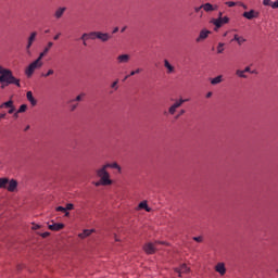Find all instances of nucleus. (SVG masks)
I'll return each instance as SVG.
<instances>
[{
	"label": "nucleus",
	"mask_w": 278,
	"mask_h": 278,
	"mask_svg": "<svg viewBox=\"0 0 278 278\" xmlns=\"http://www.w3.org/2000/svg\"><path fill=\"white\" fill-rule=\"evenodd\" d=\"M222 81H223V76H216L215 78L211 79L212 85H217V84H220Z\"/></svg>",
	"instance_id": "28"
},
{
	"label": "nucleus",
	"mask_w": 278,
	"mask_h": 278,
	"mask_svg": "<svg viewBox=\"0 0 278 278\" xmlns=\"http://www.w3.org/2000/svg\"><path fill=\"white\" fill-rule=\"evenodd\" d=\"M143 251L146 254L152 255V254H155V252L157 251V248L155 247V243L147 242L143 244Z\"/></svg>",
	"instance_id": "8"
},
{
	"label": "nucleus",
	"mask_w": 278,
	"mask_h": 278,
	"mask_svg": "<svg viewBox=\"0 0 278 278\" xmlns=\"http://www.w3.org/2000/svg\"><path fill=\"white\" fill-rule=\"evenodd\" d=\"M202 10L205 13L211 14L212 12H216L218 10V4H213L211 2L202 3Z\"/></svg>",
	"instance_id": "9"
},
{
	"label": "nucleus",
	"mask_w": 278,
	"mask_h": 278,
	"mask_svg": "<svg viewBox=\"0 0 278 278\" xmlns=\"http://www.w3.org/2000/svg\"><path fill=\"white\" fill-rule=\"evenodd\" d=\"M192 239H193V241H195L198 243H202L203 242V237L202 236L193 237Z\"/></svg>",
	"instance_id": "36"
},
{
	"label": "nucleus",
	"mask_w": 278,
	"mask_h": 278,
	"mask_svg": "<svg viewBox=\"0 0 278 278\" xmlns=\"http://www.w3.org/2000/svg\"><path fill=\"white\" fill-rule=\"evenodd\" d=\"M239 38H240V36H239V35H235V37H233L232 41H233V40H236V41L238 42Z\"/></svg>",
	"instance_id": "57"
},
{
	"label": "nucleus",
	"mask_w": 278,
	"mask_h": 278,
	"mask_svg": "<svg viewBox=\"0 0 278 278\" xmlns=\"http://www.w3.org/2000/svg\"><path fill=\"white\" fill-rule=\"evenodd\" d=\"M130 61H131V55H130V54H127V53L119 54V55H117V58H116V63H117L118 65H126V64H128Z\"/></svg>",
	"instance_id": "7"
},
{
	"label": "nucleus",
	"mask_w": 278,
	"mask_h": 278,
	"mask_svg": "<svg viewBox=\"0 0 278 278\" xmlns=\"http://www.w3.org/2000/svg\"><path fill=\"white\" fill-rule=\"evenodd\" d=\"M111 38H112L111 35H109V34H106V33L98 31V38H97V39H100L102 42H106V41H109Z\"/></svg>",
	"instance_id": "21"
},
{
	"label": "nucleus",
	"mask_w": 278,
	"mask_h": 278,
	"mask_svg": "<svg viewBox=\"0 0 278 278\" xmlns=\"http://www.w3.org/2000/svg\"><path fill=\"white\" fill-rule=\"evenodd\" d=\"M42 63V58L38 56L35 61H33L26 68H25V75L28 77H31L37 70H40Z\"/></svg>",
	"instance_id": "2"
},
{
	"label": "nucleus",
	"mask_w": 278,
	"mask_h": 278,
	"mask_svg": "<svg viewBox=\"0 0 278 278\" xmlns=\"http://www.w3.org/2000/svg\"><path fill=\"white\" fill-rule=\"evenodd\" d=\"M56 211L58 212H66V207H63V206H59V207H56Z\"/></svg>",
	"instance_id": "49"
},
{
	"label": "nucleus",
	"mask_w": 278,
	"mask_h": 278,
	"mask_svg": "<svg viewBox=\"0 0 278 278\" xmlns=\"http://www.w3.org/2000/svg\"><path fill=\"white\" fill-rule=\"evenodd\" d=\"M215 271L218 273L220 276H224L227 273L226 266L224 263H217L215 265Z\"/></svg>",
	"instance_id": "14"
},
{
	"label": "nucleus",
	"mask_w": 278,
	"mask_h": 278,
	"mask_svg": "<svg viewBox=\"0 0 278 278\" xmlns=\"http://www.w3.org/2000/svg\"><path fill=\"white\" fill-rule=\"evenodd\" d=\"M175 271L179 274V277H181L182 274L189 273L190 268L186 264H182L180 267L175 268Z\"/></svg>",
	"instance_id": "18"
},
{
	"label": "nucleus",
	"mask_w": 278,
	"mask_h": 278,
	"mask_svg": "<svg viewBox=\"0 0 278 278\" xmlns=\"http://www.w3.org/2000/svg\"><path fill=\"white\" fill-rule=\"evenodd\" d=\"M8 86H10L8 83H1V89H5Z\"/></svg>",
	"instance_id": "53"
},
{
	"label": "nucleus",
	"mask_w": 278,
	"mask_h": 278,
	"mask_svg": "<svg viewBox=\"0 0 278 278\" xmlns=\"http://www.w3.org/2000/svg\"><path fill=\"white\" fill-rule=\"evenodd\" d=\"M245 41L247 39H244L243 37H239L237 42L239 43V47H241V45H243Z\"/></svg>",
	"instance_id": "41"
},
{
	"label": "nucleus",
	"mask_w": 278,
	"mask_h": 278,
	"mask_svg": "<svg viewBox=\"0 0 278 278\" xmlns=\"http://www.w3.org/2000/svg\"><path fill=\"white\" fill-rule=\"evenodd\" d=\"M96 229H85L83 232L78 235V238L86 239L91 236V233H94Z\"/></svg>",
	"instance_id": "20"
},
{
	"label": "nucleus",
	"mask_w": 278,
	"mask_h": 278,
	"mask_svg": "<svg viewBox=\"0 0 278 278\" xmlns=\"http://www.w3.org/2000/svg\"><path fill=\"white\" fill-rule=\"evenodd\" d=\"M187 101H189V99L177 100L173 105L169 106V109H168L169 115L174 116L176 114V111L178 110V108H181V105H184V103Z\"/></svg>",
	"instance_id": "6"
},
{
	"label": "nucleus",
	"mask_w": 278,
	"mask_h": 278,
	"mask_svg": "<svg viewBox=\"0 0 278 278\" xmlns=\"http://www.w3.org/2000/svg\"><path fill=\"white\" fill-rule=\"evenodd\" d=\"M270 8L278 9V0H276L275 2H271Z\"/></svg>",
	"instance_id": "45"
},
{
	"label": "nucleus",
	"mask_w": 278,
	"mask_h": 278,
	"mask_svg": "<svg viewBox=\"0 0 278 278\" xmlns=\"http://www.w3.org/2000/svg\"><path fill=\"white\" fill-rule=\"evenodd\" d=\"M212 34L211 30L207 29H202L199 34V36L195 38V42H202L205 39H207L210 37V35Z\"/></svg>",
	"instance_id": "12"
},
{
	"label": "nucleus",
	"mask_w": 278,
	"mask_h": 278,
	"mask_svg": "<svg viewBox=\"0 0 278 278\" xmlns=\"http://www.w3.org/2000/svg\"><path fill=\"white\" fill-rule=\"evenodd\" d=\"M211 23L216 28H220L224 24H228L229 23V17H227V16H225V17H217V20H211Z\"/></svg>",
	"instance_id": "11"
},
{
	"label": "nucleus",
	"mask_w": 278,
	"mask_h": 278,
	"mask_svg": "<svg viewBox=\"0 0 278 278\" xmlns=\"http://www.w3.org/2000/svg\"><path fill=\"white\" fill-rule=\"evenodd\" d=\"M104 166L106 169L112 168L117 169L119 173L122 172V168L117 163H106Z\"/></svg>",
	"instance_id": "25"
},
{
	"label": "nucleus",
	"mask_w": 278,
	"mask_h": 278,
	"mask_svg": "<svg viewBox=\"0 0 278 278\" xmlns=\"http://www.w3.org/2000/svg\"><path fill=\"white\" fill-rule=\"evenodd\" d=\"M37 36H38V33L37 31H33L30 33L29 37L27 38V43H26V47H25V51L28 55H31V47L34 45V42L36 41L37 39Z\"/></svg>",
	"instance_id": "5"
},
{
	"label": "nucleus",
	"mask_w": 278,
	"mask_h": 278,
	"mask_svg": "<svg viewBox=\"0 0 278 278\" xmlns=\"http://www.w3.org/2000/svg\"><path fill=\"white\" fill-rule=\"evenodd\" d=\"M212 97V92L206 93V98H211Z\"/></svg>",
	"instance_id": "62"
},
{
	"label": "nucleus",
	"mask_w": 278,
	"mask_h": 278,
	"mask_svg": "<svg viewBox=\"0 0 278 278\" xmlns=\"http://www.w3.org/2000/svg\"><path fill=\"white\" fill-rule=\"evenodd\" d=\"M263 4L265 7H270V5H273V2L270 0H263Z\"/></svg>",
	"instance_id": "42"
},
{
	"label": "nucleus",
	"mask_w": 278,
	"mask_h": 278,
	"mask_svg": "<svg viewBox=\"0 0 278 278\" xmlns=\"http://www.w3.org/2000/svg\"><path fill=\"white\" fill-rule=\"evenodd\" d=\"M8 182H9V178L8 177L0 178V189H2V188L5 189Z\"/></svg>",
	"instance_id": "27"
},
{
	"label": "nucleus",
	"mask_w": 278,
	"mask_h": 278,
	"mask_svg": "<svg viewBox=\"0 0 278 278\" xmlns=\"http://www.w3.org/2000/svg\"><path fill=\"white\" fill-rule=\"evenodd\" d=\"M243 71H244V73H251V67H250V66H245V67L243 68Z\"/></svg>",
	"instance_id": "54"
},
{
	"label": "nucleus",
	"mask_w": 278,
	"mask_h": 278,
	"mask_svg": "<svg viewBox=\"0 0 278 278\" xmlns=\"http://www.w3.org/2000/svg\"><path fill=\"white\" fill-rule=\"evenodd\" d=\"M237 76L241 77V78H248L247 75H244V70H237L236 72Z\"/></svg>",
	"instance_id": "33"
},
{
	"label": "nucleus",
	"mask_w": 278,
	"mask_h": 278,
	"mask_svg": "<svg viewBox=\"0 0 278 278\" xmlns=\"http://www.w3.org/2000/svg\"><path fill=\"white\" fill-rule=\"evenodd\" d=\"M96 174L103 182V187L111 186L113 184V180L110 178V174L104 165L101 168L97 169Z\"/></svg>",
	"instance_id": "4"
},
{
	"label": "nucleus",
	"mask_w": 278,
	"mask_h": 278,
	"mask_svg": "<svg viewBox=\"0 0 278 278\" xmlns=\"http://www.w3.org/2000/svg\"><path fill=\"white\" fill-rule=\"evenodd\" d=\"M9 68H4L3 66L0 65V75H4L5 72H8Z\"/></svg>",
	"instance_id": "46"
},
{
	"label": "nucleus",
	"mask_w": 278,
	"mask_h": 278,
	"mask_svg": "<svg viewBox=\"0 0 278 278\" xmlns=\"http://www.w3.org/2000/svg\"><path fill=\"white\" fill-rule=\"evenodd\" d=\"M65 208H66V211H72V210H74V204L70 203L66 205Z\"/></svg>",
	"instance_id": "47"
},
{
	"label": "nucleus",
	"mask_w": 278,
	"mask_h": 278,
	"mask_svg": "<svg viewBox=\"0 0 278 278\" xmlns=\"http://www.w3.org/2000/svg\"><path fill=\"white\" fill-rule=\"evenodd\" d=\"M60 36H61V33H59L58 35H55V36L53 37V39H54V40H58V39L60 38Z\"/></svg>",
	"instance_id": "58"
},
{
	"label": "nucleus",
	"mask_w": 278,
	"mask_h": 278,
	"mask_svg": "<svg viewBox=\"0 0 278 278\" xmlns=\"http://www.w3.org/2000/svg\"><path fill=\"white\" fill-rule=\"evenodd\" d=\"M226 5L229 7V8H233V7L237 5V2H235V1H227Z\"/></svg>",
	"instance_id": "38"
},
{
	"label": "nucleus",
	"mask_w": 278,
	"mask_h": 278,
	"mask_svg": "<svg viewBox=\"0 0 278 278\" xmlns=\"http://www.w3.org/2000/svg\"><path fill=\"white\" fill-rule=\"evenodd\" d=\"M13 106H14V101L11 99V100H9V101L2 103V104L0 105V110H4V109L11 110V108H13Z\"/></svg>",
	"instance_id": "24"
},
{
	"label": "nucleus",
	"mask_w": 278,
	"mask_h": 278,
	"mask_svg": "<svg viewBox=\"0 0 278 278\" xmlns=\"http://www.w3.org/2000/svg\"><path fill=\"white\" fill-rule=\"evenodd\" d=\"M96 174L103 182V187L111 186L113 184V180L110 178V174L104 165L101 168L97 169Z\"/></svg>",
	"instance_id": "3"
},
{
	"label": "nucleus",
	"mask_w": 278,
	"mask_h": 278,
	"mask_svg": "<svg viewBox=\"0 0 278 278\" xmlns=\"http://www.w3.org/2000/svg\"><path fill=\"white\" fill-rule=\"evenodd\" d=\"M99 31H91L88 34V38L91 40H96L98 38Z\"/></svg>",
	"instance_id": "31"
},
{
	"label": "nucleus",
	"mask_w": 278,
	"mask_h": 278,
	"mask_svg": "<svg viewBox=\"0 0 278 278\" xmlns=\"http://www.w3.org/2000/svg\"><path fill=\"white\" fill-rule=\"evenodd\" d=\"M18 114H20L18 111L14 112V113H13V118L17 119V118H18Z\"/></svg>",
	"instance_id": "55"
},
{
	"label": "nucleus",
	"mask_w": 278,
	"mask_h": 278,
	"mask_svg": "<svg viewBox=\"0 0 278 278\" xmlns=\"http://www.w3.org/2000/svg\"><path fill=\"white\" fill-rule=\"evenodd\" d=\"M237 5H239V7H241V8H242V7H244V3H243V2H241V1H238V2H237Z\"/></svg>",
	"instance_id": "59"
},
{
	"label": "nucleus",
	"mask_w": 278,
	"mask_h": 278,
	"mask_svg": "<svg viewBox=\"0 0 278 278\" xmlns=\"http://www.w3.org/2000/svg\"><path fill=\"white\" fill-rule=\"evenodd\" d=\"M111 88L114 89V90H117V89H118V80L114 81V83L111 85Z\"/></svg>",
	"instance_id": "40"
},
{
	"label": "nucleus",
	"mask_w": 278,
	"mask_h": 278,
	"mask_svg": "<svg viewBox=\"0 0 278 278\" xmlns=\"http://www.w3.org/2000/svg\"><path fill=\"white\" fill-rule=\"evenodd\" d=\"M50 236V232L46 231L40 235L41 238H48Z\"/></svg>",
	"instance_id": "48"
},
{
	"label": "nucleus",
	"mask_w": 278,
	"mask_h": 278,
	"mask_svg": "<svg viewBox=\"0 0 278 278\" xmlns=\"http://www.w3.org/2000/svg\"><path fill=\"white\" fill-rule=\"evenodd\" d=\"M142 72V68L138 67L135 71H130V76H135L137 74H140Z\"/></svg>",
	"instance_id": "34"
},
{
	"label": "nucleus",
	"mask_w": 278,
	"mask_h": 278,
	"mask_svg": "<svg viewBox=\"0 0 278 278\" xmlns=\"http://www.w3.org/2000/svg\"><path fill=\"white\" fill-rule=\"evenodd\" d=\"M39 228H40V225H36V224H33V227H31V229L33 230H39Z\"/></svg>",
	"instance_id": "52"
},
{
	"label": "nucleus",
	"mask_w": 278,
	"mask_h": 278,
	"mask_svg": "<svg viewBox=\"0 0 278 278\" xmlns=\"http://www.w3.org/2000/svg\"><path fill=\"white\" fill-rule=\"evenodd\" d=\"M26 99L28 100V102L30 103V105L35 106L38 104L37 99L34 97L33 91H27L26 92Z\"/></svg>",
	"instance_id": "17"
},
{
	"label": "nucleus",
	"mask_w": 278,
	"mask_h": 278,
	"mask_svg": "<svg viewBox=\"0 0 278 278\" xmlns=\"http://www.w3.org/2000/svg\"><path fill=\"white\" fill-rule=\"evenodd\" d=\"M0 83H5L9 86L15 85L16 87H21L20 78H15L11 70L5 71V73L0 76Z\"/></svg>",
	"instance_id": "1"
},
{
	"label": "nucleus",
	"mask_w": 278,
	"mask_h": 278,
	"mask_svg": "<svg viewBox=\"0 0 278 278\" xmlns=\"http://www.w3.org/2000/svg\"><path fill=\"white\" fill-rule=\"evenodd\" d=\"M223 16V12H219L218 13V18H224V17H222Z\"/></svg>",
	"instance_id": "61"
},
{
	"label": "nucleus",
	"mask_w": 278,
	"mask_h": 278,
	"mask_svg": "<svg viewBox=\"0 0 278 278\" xmlns=\"http://www.w3.org/2000/svg\"><path fill=\"white\" fill-rule=\"evenodd\" d=\"M18 187V181L16 179H9V182L7 185V188L9 192H16Z\"/></svg>",
	"instance_id": "13"
},
{
	"label": "nucleus",
	"mask_w": 278,
	"mask_h": 278,
	"mask_svg": "<svg viewBox=\"0 0 278 278\" xmlns=\"http://www.w3.org/2000/svg\"><path fill=\"white\" fill-rule=\"evenodd\" d=\"M138 208H140V210H146L147 212H151V211H152V208L149 207L147 201H143V202L139 203Z\"/></svg>",
	"instance_id": "26"
},
{
	"label": "nucleus",
	"mask_w": 278,
	"mask_h": 278,
	"mask_svg": "<svg viewBox=\"0 0 278 278\" xmlns=\"http://www.w3.org/2000/svg\"><path fill=\"white\" fill-rule=\"evenodd\" d=\"M65 213V216L68 217L70 216V212H64Z\"/></svg>",
	"instance_id": "64"
},
{
	"label": "nucleus",
	"mask_w": 278,
	"mask_h": 278,
	"mask_svg": "<svg viewBox=\"0 0 278 278\" xmlns=\"http://www.w3.org/2000/svg\"><path fill=\"white\" fill-rule=\"evenodd\" d=\"M84 97H86V93H80L75 99L70 100V103L79 102L83 100Z\"/></svg>",
	"instance_id": "29"
},
{
	"label": "nucleus",
	"mask_w": 278,
	"mask_h": 278,
	"mask_svg": "<svg viewBox=\"0 0 278 278\" xmlns=\"http://www.w3.org/2000/svg\"><path fill=\"white\" fill-rule=\"evenodd\" d=\"M258 16H260V12L254 9L243 12V17L247 18L248 21H252L254 18H257Z\"/></svg>",
	"instance_id": "10"
},
{
	"label": "nucleus",
	"mask_w": 278,
	"mask_h": 278,
	"mask_svg": "<svg viewBox=\"0 0 278 278\" xmlns=\"http://www.w3.org/2000/svg\"><path fill=\"white\" fill-rule=\"evenodd\" d=\"M78 108V103L70 105V111L75 112Z\"/></svg>",
	"instance_id": "39"
},
{
	"label": "nucleus",
	"mask_w": 278,
	"mask_h": 278,
	"mask_svg": "<svg viewBox=\"0 0 278 278\" xmlns=\"http://www.w3.org/2000/svg\"><path fill=\"white\" fill-rule=\"evenodd\" d=\"M164 67L167 68V74L175 73V66H173L166 59L164 60Z\"/></svg>",
	"instance_id": "22"
},
{
	"label": "nucleus",
	"mask_w": 278,
	"mask_h": 278,
	"mask_svg": "<svg viewBox=\"0 0 278 278\" xmlns=\"http://www.w3.org/2000/svg\"><path fill=\"white\" fill-rule=\"evenodd\" d=\"M193 10H194L195 13H200L201 10H203V7L201 4L200 7H194Z\"/></svg>",
	"instance_id": "44"
},
{
	"label": "nucleus",
	"mask_w": 278,
	"mask_h": 278,
	"mask_svg": "<svg viewBox=\"0 0 278 278\" xmlns=\"http://www.w3.org/2000/svg\"><path fill=\"white\" fill-rule=\"evenodd\" d=\"M157 243L163 244V245H167V242H165V241H156L155 244H157Z\"/></svg>",
	"instance_id": "56"
},
{
	"label": "nucleus",
	"mask_w": 278,
	"mask_h": 278,
	"mask_svg": "<svg viewBox=\"0 0 278 278\" xmlns=\"http://www.w3.org/2000/svg\"><path fill=\"white\" fill-rule=\"evenodd\" d=\"M7 116L5 113H0V119H3Z\"/></svg>",
	"instance_id": "60"
},
{
	"label": "nucleus",
	"mask_w": 278,
	"mask_h": 278,
	"mask_svg": "<svg viewBox=\"0 0 278 278\" xmlns=\"http://www.w3.org/2000/svg\"><path fill=\"white\" fill-rule=\"evenodd\" d=\"M49 230L51 231H61L64 229V224H61V223H54V224H51L48 226Z\"/></svg>",
	"instance_id": "16"
},
{
	"label": "nucleus",
	"mask_w": 278,
	"mask_h": 278,
	"mask_svg": "<svg viewBox=\"0 0 278 278\" xmlns=\"http://www.w3.org/2000/svg\"><path fill=\"white\" fill-rule=\"evenodd\" d=\"M53 47V42L49 41L47 47H45L43 52L39 53V58L42 60L49 53L50 49Z\"/></svg>",
	"instance_id": "19"
},
{
	"label": "nucleus",
	"mask_w": 278,
	"mask_h": 278,
	"mask_svg": "<svg viewBox=\"0 0 278 278\" xmlns=\"http://www.w3.org/2000/svg\"><path fill=\"white\" fill-rule=\"evenodd\" d=\"M67 8L66 7H60L55 10L53 16L55 20H60L62 18V16L64 15V13L66 12Z\"/></svg>",
	"instance_id": "15"
},
{
	"label": "nucleus",
	"mask_w": 278,
	"mask_h": 278,
	"mask_svg": "<svg viewBox=\"0 0 278 278\" xmlns=\"http://www.w3.org/2000/svg\"><path fill=\"white\" fill-rule=\"evenodd\" d=\"M15 112H16L15 105L11 106V109L9 110V114L13 115Z\"/></svg>",
	"instance_id": "43"
},
{
	"label": "nucleus",
	"mask_w": 278,
	"mask_h": 278,
	"mask_svg": "<svg viewBox=\"0 0 278 278\" xmlns=\"http://www.w3.org/2000/svg\"><path fill=\"white\" fill-rule=\"evenodd\" d=\"M94 186H96V187H101V186H103L102 180L100 179V180L96 181V182H94Z\"/></svg>",
	"instance_id": "50"
},
{
	"label": "nucleus",
	"mask_w": 278,
	"mask_h": 278,
	"mask_svg": "<svg viewBox=\"0 0 278 278\" xmlns=\"http://www.w3.org/2000/svg\"><path fill=\"white\" fill-rule=\"evenodd\" d=\"M13 106H14V101L11 99V100H9V101L2 103V104L0 105V110H4V109L11 110V108H13Z\"/></svg>",
	"instance_id": "23"
},
{
	"label": "nucleus",
	"mask_w": 278,
	"mask_h": 278,
	"mask_svg": "<svg viewBox=\"0 0 278 278\" xmlns=\"http://www.w3.org/2000/svg\"><path fill=\"white\" fill-rule=\"evenodd\" d=\"M89 39H90V38H89V34H87V33L83 34L81 37H80V40L87 41V40H89Z\"/></svg>",
	"instance_id": "37"
},
{
	"label": "nucleus",
	"mask_w": 278,
	"mask_h": 278,
	"mask_svg": "<svg viewBox=\"0 0 278 278\" xmlns=\"http://www.w3.org/2000/svg\"><path fill=\"white\" fill-rule=\"evenodd\" d=\"M186 114V110H181L179 112V114L176 116V118H179L180 116L185 115Z\"/></svg>",
	"instance_id": "51"
},
{
	"label": "nucleus",
	"mask_w": 278,
	"mask_h": 278,
	"mask_svg": "<svg viewBox=\"0 0 278 278\" xmlns=\"http://www.w3.org/2000/svg\"><path fill=\"white\" fill-rule=\"evenodd\" d=\"M118 31V27H116L114 30H113V34H116Z\"/></svg>",
	"instance_id": "63"
},
{
	"label": "nucleus",
	"mask_w": 278,
	"mask_h": 278,
	"mask_svg": "<svg viewBox=\"0 0 278 278\" xmlns=\"http://www.w3.org/2000/svg\"><path fill=\"white\" fill-rule=\"evenodd\" d=\"M54 74V70L50 68L47 73L42 74V77H49Z\"/></svg>",
	"instance_id": "35"
},
{
	"label": "nucleus",
	"mask_w": 278,
	"mask_h": 278,
	"mask_svg": "<svg viewBox=\"0 0 278 278\" xmlns=\"http://www.w3.org/2000/svg\"><path fill=\"white\" fill-rule=\"evenodd\" d=\"M224 47H225V43H223V42L218 43V46H217V54H223Z\"/></svg>",
	"instance_id": "32"
},
{
	"label": "nucleus",
	"mask_w": 278,
	"mask_h": 278,
	"mask_svg": "<svg viewBox=\"0 0 278 278\" xmlns=\"http://www.w3.org/2000/svg\"><path fill=\"white\" fill-rule=\"evenodd\" d=\"M27 109H28L27 104H22L20 105L17 113L23 114L27 111Z\"/></svg>",
	"instance_id": "30"
}]
</instances>
